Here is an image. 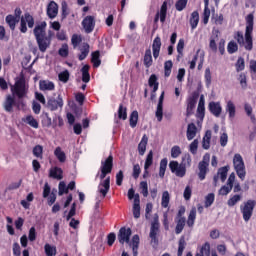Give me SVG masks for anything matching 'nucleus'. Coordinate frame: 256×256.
<instances>
[{
  "instance_id": "62",
  "label": "nucleus",
  "mask_w": 256,
  "mask_h": 256,
  "mask_svg": "<svg viewBox=\"0 0 256 256\" xmlns=\"http://www.w3.org/2000/svg\"><path fill=\"white\" fill-rule=\"evenodd\" d=\"M58 78L59 81H62V83H67V81H69V70H64L60 72Z\"/></svg>"
},
{
  "instance_id": "16",
  "label": "nucleus",
  "mask_w": 256,
  "mask_h": 256,
  "mask_svg": "<svg viewBox=\"0 0 256 256\" xmlns=\"http://www.w3.org/2000/svg\"><path fill=\"white\" fill-rule=\"evenodd\" d=\"M46 14L49 19H55L59 15V5L55 1H51L46 9Z\"/></svg>"
},
{
  "instance_id": "61",
  "label": "nucleus",
  "mask_w": 256,
  "mask_h": 256,
  "mask_svg": "<svg viewBox=\"0 0 256 256\" xmlns=\"http://www.w3.org/2000/svg\"><path fill=\"white\" fill-rule=\"evenodd\" d=\"M188 0H178L175 3L176 11H183L187 7Z\"/></svg>"
},
{
  "instance_id": "18",
  "label": "nucleus",
  "mask_w": 256,
  "mask_h": 256,
  "mask_svg": "<svg viewBox=\"0 0 256 256\" xmlns=\"http://www.w3.org/2000/svg\"><path fill=\"white\" fill-rule=\"evenodd\" d=\"M15 96L8 94L4 101L3 107L7 113H13V107H15Z\"/></svg>"
},
{
  "instance_id": "48",
  "label": "nucleus",
  "mask_w": 256,
  "mask_h": 256,
  "mask_svg": "<svg viewBox=\"0 0 256 256\" xmlns=\"http://www.w3.org/2000/svg\"><path fill=\"white\" fill-rule=\"evenodd\" d=\"M173 69V61L167 60L164 63V76L165 77H171V71Z\"/></svg>"
},
{
  "instance_id": "5",
  "label": "nucleus",
  "mask_w": 256,
  "mask_h": 256,
  "mask_svg": "<svg viewBox=\"0 0 256 256\" xmlns=\"http://www.w3.org/2000/svg\"><path fill=\"white\" fill-rule=\"evenodd\" d=\"M255 207L256 201L253 199H249L243 202L242 205H240V212L245 223H249V221H251V218L253 217V211H255Z\"/></svg>"
},
{
  "instance_id": "46",
  "label": "nucleus",
  "mask_w": 256,
  "mask_h": 256,
  "mask_svg": "<svg viewBox=\"0 0 256 256\" xmlns=\"http://www.w3.org/2000/svg\"><path fill=\"white\" fill-rule=\"evenodd\" d=\"M241 199H242V196L239 194H235L231 196L227 201L228 207H235V205H237L239 201H241Z\"/></svg>"
},
{
  "instance_id": "3",
  "label": "nucleus",
  "mask_w": 256,
  "mask_h": 256,
  "mask_svg": "<svg viewBox=\"0 0 256 256\" xmlns=\"http://www.w3.org/2000/svg\"><path fill=\"white\" fill-rule=\"evenodd\" d=\"M11 93L13 97L18 99V103H23V99H27V95H29V85H27L24 75L15 79L14 85L11 86Z\"/></svg>"
},
{
  "instance_id": "50",
  "label": "nucleus",
  "mask_w": 256,
  "mask_h": 256,
  "mask_svg": "<svg viewBox=\"0 0 256 256\" xmlns=\"http://www.w3.org/2000/svg\"><path fill=\"white\" fill-rule=\"evenodd\" d=\"M32 153L34 157H37V159H43V146L39 144L34 146Z\"/></svg>"
},
{
  "instance_id": "9",
  "label": "nucleus",
  "mask_w": 256,
  "mask_h": 256,
  "mask_svg": "<svg viewBox=\"0 0 256 256\" xmlns=\"http://www.w3.org/2000/svg\"><path fill=\"white\" fill-rule=\"evenodd\" d=\"M27 25L29 29L35 27V18L29 12H25L20 18V33H27Z\"/></svg>"
},
{
  "instance_id": "49",
  "label": "nucleus",
  "mask_w": 256,
  "mask_h": 256,
  "mask_svg": "<svg viewBox=\"0 0 256 256\" xmlns=\"http://www.w3.org/2000/svg\"><path fill=\"white\" fill-rule=\"evenodd\" d=\"M44 251H45L46 256L57 255V248L55 246H51L50 244H45Z\"/></svg>"
},
{
  "instance_id": "17",
  "label": "nucleus",
  "mask_w": 256,
  "mask_h": 256,
  "mask_svg": "<svg viewBox=\"0 0 256 256\" xmlns=\"http://www.w3.org/2000/svg\"><path fill=\"white\" fill-rule=\"evenodd\" d=\"M161 45H162L161 37L156 36L152 43V53H153L154 59H159V55L161 53Z\"/></svg>"
},
{
  "instance_id": "31",
  "label": "nucleus",
  "mask_w": 256,
  "mask_h": 256,
  "mask_svg": "<svg viewBox=\"0 0 256 256\" xmlns=\"http://www.w3.org/2000/svg\"><path fill=\"white\" fill-rule=\"evenodd\" d=\"M101 52L96 50L91 54V63H93V67L97 68L101 66Z\"/></svg>"
},
{
  "instance_id": "51",
  "label": "nucleus",
  "mask_w": 256,
  "mask_h": 256,
  "mask_svg": "<svg viewBox=\"0 0 256 256\" xmlns=\"http://www.w3.org/2000/svg\"><path fill=\"white\" fill-rule=\"evenodd\" d=\"M118 119H122L123 121L127 119V107H124L123 104L119 105Z\"/></svg>"
},
{
  "instance_id": "15",
  "label": "nucleus",
  "mask_w": 256,
  "mask_h": 256,
  "mask_svg": "<svg viewBox=\"0 0 256 256\" xmlns=\"http://www.w3.org/2000/svg\"><path fill=\"white\" fill-rule=\"evenodd\" d=\"M167 1H164L161 5L160 12H158L154 17V23H159V19L161 23H165L167 19Z\"/></svg>"
},
{
  "instance_id": "6",
  "label": "nucleus",
  "mask_w": 256,
  "mask_h": 256,
  "mask_svg": "<svg viewBox=\"0 0 256 256\" xmlns=\"http://www.w3.org/2000/svg\"><path fill=\"white\" fill-rule=\"evenodd\" d=\"M233 165L236 175L239 177V179H241V181H245L247 171H245V162L243 161V156H241V154L234 155Z\"/></svg>"
},
{
  "instance_id": "38",
  "label": "nucleus",
  "mask_w": 256,
  "mask_h": 256,
  "mask_svg": "<svg viewBox=\"0 0 256 256\" xmlns=\"http://www.w3.org/2000/svg\"><path fill=\"white\" fill-rule=\"evenodd\" d=\"M149 87H153V93H157L159 90V82H157V75L152 74L148 80Z\"/></svg>"
},
{
  "instance_id": "58",
  "label": "nucleus",
  "mask_w": 256,
  "mask_h": 256,
  "mask_svg": "<svg viewBox=\"0 0 256 256\" xmlns=\"http://www.w3.org/2000/svg\"><path fill=\"white\" fill-rule=\"evenodd\" d=\"M245 70V59L243 57H239L236 62V71L239 73Z\"/></svg>"
},
{
  "instance_id": "7",
  "label": "nucleus",
  "mask_w": 256,
  "mask_h": 256,
  "mask_svg": "<svg viewBox=\"0 0 256 256\" xmlns=\"http://www.w3.org/2000/svg\"><path fill=\"white\" fill-rule=\"evenodd\" d=\"M128 199H130V201L134 199L133 216L134 219H139V217H141V199L139 198V194H135V190L133 188L128 190Z\"/></svg>"
},
{
  "instance_id": "13",
  "label": "nucleus",
  "mask_w": 256,
  "mask_h": 256,
  "mask_svg": "<svg viewBox=\"0 0 256 256\" xmlns=\"http://www.w3.org/2000/svg\"><path fill=\"white\" fill-rule=\"evenodd\" d=\"M131 228L122 227L118 232V241L121 245H125V243H129L131 239Z\"/></svg>"
},
{
  "instance_id": "52",
  "label": "nucleus",
  "mask_w": 256,
  "mask_h": 256,
  "mask_svg": "<svg viewBox=\"0 0 256 256\" xmlns=\"http://www.w3.org/2000/svg\"><path fill=\"white\" fill-rule=\"evenodd\" d=\"M140 191L143 197H149V185L147 184V181L140 182Z\"/></svg>"
},
{
  "instance_id": "43",
  "label": "nucleus",
  "mask_w": 256,
  "mask_h": 256,
  "mask_svg": "<svg viewBox=\"0 0 256 256\" xmlns=\"http://www.w3.org/2000/svg\"><path fill=\"white\" fill-rule=\"evenodd\" d=\"M185 247H187V242L185 241V236H181L178 242V252L177 256H183V252L185 251Z\"/></svg>"
},
{
  "instance_id": "4",
  "label": "nucleus",
  "mask_w": 256,
  "mask_h": 256,
  "mask_svg": "<svg viewBox=\"0 0 256 256\" xmlns=\"http://www.w3.org/2000/svg\"><path fill=\"white\" fill-rule=\"evenodd\" d=\"M187 167H191V155L185 154L182 157V161L179 164L177 161H170L169 168L172 173H175L176 177L183 178L187 175Z\"/></svg>"
},
{
  "instance_id": "20",
  "label": "nucleus",
  "mask_w": 256,
  "mask_h": 256,
  "mask_svg": "<svg viewBox=\"0 0 256 256\" xmlns=\"http://www.w3.org/2000/svg\"><path fill=\"white\" fill-rule=\"evenodd\" d=\"M99 187H103L99 189V193H101L102 197H107L109 189H111V177H106V179L100 183Z\"/></svg>"
},
{
  "instance_id": "25",
  "label": "nucleus",
  "mask_w": 256,
  "mask_h": 256,
  "mask_svg": "<svg viewBox=\"0 0 256 256\" xmlns=\"http://www.w3.org/2000/svg\"><path fill=\"white\" fill-rule=\"evenodd\" d=\"M39 87H40V91H54L55 83L49 80H40Z\"/></svg>"
},
{
  "instance_id": "8",
  "label": "nucleus",
  "mask_w": 256,
  "mask_h": 256,
  "mask_svg": "<svg viewBox=\"0 0 256 256\" xmlns=\"http://www.w3.org/2000/svg\"><path fill=\"white\" fill-rule=\"evenodd\" d=\"M209 159H210V155L206 153L203 156L202 161L198 163L197 175L200 181H205V179L207 178V174L209 173Z\"/></svg>"
},
{
  "instance_id": "47",
  "label": "nucleus",
  "mask_w": 256,
  "mask_h": 256,
  "mask_svg": "<svg viewBox=\"0 0 256 256\" xmlns=\"http://www.w3.org/2000/svg\"><path fill=\"white\" fill-rule=\"evenodd\" d=\"M71 13V10L69 9V5H67V2H62L61 7V20L65 21V18Z\"/></svg>"
},
{
  "instance_id": "10",
  "label": "nucleus",
  "mask_w": 256,
  "mask_h": 256,
  "mask_svg": "<svg viewBox=\"0 0 256 256\" xmlns=\"http://www.w3.org/2000/svg\"><path fill=\"white\" fill-rule=\"evenodd\" d=\"M100 179L103 181L107 175H109L113 171V155L110 154L107 159L104 161H101V166H100Z\"/></svg>"
},
{
  "instance_id": "19",
  "label": "nucleus",
  "mask_w": 256,
  "mask_h": 256,
  "mask_svg": "<svg viewBox=\"0 0 256 256\" xmlns=\"http://www.w3.org/2000/svg\"><path fill=\"white\" fill-rule=\"evenodd\" d=\"M48 107L50 108V111H57L59 107H63V98H61V95L55 98H51L48 100Z\"/></svg>"
},
{
  "instance_id": "29",
  "label": "nucleus",
  "mask_w": 256,
  "mask_h": 256,
  "mask_svg": "<svg viewBox=\"0 0 256 256\" xmlns=\"http://www.w3.org/2000/svg\"><path fill=\"white\" fill-rule=\"evenodd\" d=\"M186 223H187L186 218H176V227H175L176 235H180V233H183V229H185Z\"/></svg>"
},
{
  "instance_id": "2",
  "label": "nucleus",
  "mask_w": 256,
  "mask_h": 256,
  "mask_svg": "<svg viewBox=\"0 0 256 256\" xmlns=\"http://www.w3.org/2000/svg\"><path fill=\"white\" fill-rule=\"evenodd\" d=\"M36 43L38 45L39 51L45 53L49 47H51V35L52 32L49 31L47 36V22L42 21L40 24L36 25L33 30Z\"/></svg>"
},
{
  "instance_id": "45",
  "label": "nucleus",
  "mask_w": 256,
  "mask_h": 256,
  "mask_svg": "<svg viewBox=\"0 0 256 256\" xmlns=\"http://www.w3.org/2000/svg\"><path fill=\"white\" fill-rule=\"evenodd\" d=\"M167 163H168L167 158H163V159L160 161L159 177H160L161 179H163V178L165 177V171H167Z\"/></svg>"
},
{
  "instance_id": "1",
  "label": "nucleus",
  "mask_w": 256,
  "mask_h": 256,
  "mask_svg": "<svg viewBox=\"0 0 256 256\" xmlns=\"http://www.w3.org/2000/svg\"><path fill=\"white\" fill-rule=\"evenodd\" d=\"M246 28L245 34L243 32L237 31L234 33V39L237 41L240 47H244L246 51H253V27L255 25V15L253 13L248 14L245 17Z\"/></svg>"
},
{
  "instance_id": "21",
  "label": "nucleus",
  "mask_w": 256,
  "mask_h": 256,
  "mask_svg": "<svg viewBox=\"0 0 256 256\" xmlns=\"http://www.w3.org/2000/svg\"><path fill=\"white\" fill-rule=\"evenodd\" d=\"M209 111L214 115V117H220L223 111L221 104L219 102H210L209 103Z\"/></svg>"
},
{
  "instance_id": "44",
  "label": "nucleus",
  "mask_w": 256,
  "mask_h": 256,
  "mask_svg": "<svg viewBox=\"0 0 256 256\" xmlns=\"http://www.w3.org/2000/svg\"><path fill=\"white\" fill-rule=\"evenodd\" d=\"M137 121H139V112H137V110H134L131 113L129 119L130 127H132V129H135V127H137Z\"/></svg>"
},
{
  "instance_id": "57",
  "label": "nucleus",
  "mask_w": 256,
  "mask_h": 256,
  "mask_svg": "<svg viewBox=\"0 0 256 256\" xmlns=\"http://www.w3.org/2000/svg\"><path fill=\"white\" fill-rule=\"evenodd\" d=\"M153 165V150H150L148 155L146 156L144 169H149Z\"/></svg>"
},
{
  "instance_id": "35",
  "label": "nucleus",
  "mask_w": 256,
  "mask_h": 256,
  "mask_svg": "<svg viewBox=\"0 0 256 256\" xmlns=\"http://www.w3.org/2000/svg\"><path fill=\"white\" fill-rule=\"evenodd\" d=\"M89 69H91V67L87 64L84 65L81 69L83 83H89V81H91V74H89Z\"/></svg>"
},
{
  "instance_id": "32",
  "label": "nucleus",
  "mask_w": 256,
  "mask_h": 256,
  "mask_svg": "<svg viewBox=\"0 0 256 256\" xmlns=\"http://www.w3.org/2000/svg\"><path fill=\"white\" fill-rule=\"evenodd\" d=\"M211 255V244L209 242H206L202 245L200 248V251L195 254V256H210Z\"/></svg>"
},
{
  "instance_id": "59",
  "label": "nucleus",
  "mask_w": 256,
  "mask_h": 256,
  "mask_svg": "<svg viewBox=\"0 0 256 256\" xmlns=\"http://www.w3.org/2000/svg\"><path fill=\"white\" fill-rule=\"evenodd\" d=\"M60 57H69V45L63 44L62 47L58 50Z\"/></svg>"
},
{
  "instance_id": "33",
  "label": "nucleus",
  "mask_w": 256,
  "mask_h": 256,
  "mask_svg": "<svg viewBox=\"0 0 256 256\" xmlns=\"http://www.w3.org/2000/svg\"><path fill=\"white\" fill-rule=\"evenodd\" d=\"M54 155L60 163H65V161H67V155L59 146L54 150Z\"/></svg>"
},
{
  "instance_id": "63",
  "label": "nucleus",
  "mask_w": 256,
  "mask_h": 256,
  "mask_svg": "<svg viewBox=\"0 0 256 256\" xmlns=\"http://www.w3.org/2000/svg\"><path fill=\"white\" fill-rule=\"evenodd\" d=\"M179 155H181V147L179 146H173L171 148V157L173 159H177V157H179Z\"/></svg>"
},
{
  "instance_id": "11",
  "label": "nucleus",
  "mask_w": 256,
  "mask_h": 256,
  "mask_svg": "<svg viewBox=\"0 0 256 256\" xmlns=\"http://www.w3.org/2000/svg\"><path fill=\"white\" fill-rule=\"evenodd\" d=\"M149 237H150V244L152 245V247H158L159 246V219L156 218L154 219V221L151 224L150 227V233H149Z\"/></svg>"
},
{
  "instance_id": "42",
  "label": "nucleus",
  "mask_w": 256,
  "mask_h": 256,
  "mask_svg": "<svg viewBox=\"0 0 256 256\" xmlns=\"http://www.w3.org/2000/svg\"><path fill=\"white\" fill-rule=\"evenodd\" d=\"M227 173H229V166H223L218 169L217 175L220 176L222 183L227 180Z\"/></svg>"
},
{
  "instance_id": "39",
  "label": "nucleus",
  "mask_w": 256,
  "mask_h": 256,
  "mask_svg": "<svg viewBox=\"0 0 256 256\" xmlns=\"http://www.w3.org/2000/svg\"><path fill=\"white\" fill-rule=\"evenodd\" d=\"M23 121L24 123L30 125V127H33V129H39V122L37 121V119H35V117H33V115L26 116Z\"/></svg>"
},
{
  "instance_id": "55",
  "label": "nucleus",
  "mask_w": 256,
  "mask_h": 256,
  "mask_svg": "<svg viewBox=\"0 0 256 256\" xmlns=\"http://www.w3.org/2000/svg\"><path fill=\"white\" fill-rule=\"evenodd\" d=\"M215 203V194L214 193H209L206 197H205V204L204 207L209 208L211 207V205Z\"/></svg>"
},
{
  "instance_id": "26",
  "label": "nucleus",
  "mask_w": 256,
  "mask_h": 256,
  "mask_svg": "<svg viewBox=\"0 0 256 256\" xmlns=\"http://www.w3.org/2000/svg\"><path fill=\"white\" fill-rule=\"evenodd\" d=\"M144 67L149 69L151 65H153V55L151 54V48L145 50L144 59H143Z\"/></svg>"
},
{
  "instance_id": "24",
  "label": "nucleus",
  "mask_w": 256,
  "mask_h": 256,
  "mask_svg": "<svg viewBox=\"0 0 256 256\" xmlns=\"http://www.w3.org/2000/svg\"><path fill=\"white\" fill-rule=\"evenodd\" d=\"M147 143H149V137H147L146 134H144L142 136L140 143L138 144L139 155H145V152L147 151Z\"/></svg>"
},
{
  "instance_id": "64",
  "label": "nucleus",
  "mask_w": 256,
  "mask_h": 256,
  "mask_svg": "<svg viewBox=\"0 0 256 256\" xmlns=\"http://www.w3.org/2000/svg\"><path fill=\"white\" fill-rule=\"evenodd\" d=\"M250 71L252 73V79L256 80V60L250 61Z\"/></svg>"
},
{
  "instance_id": "23",
  "label": "nucleus",
  "mask_w": 256,
  "mask_h": 256,
  "mask_svg": "<svg viewBox=\"0 0 256 256\" xmlns=\"http://www.w3.org/2000/svg\"><path fill=\"white\" fill-rule=\"evenodd\" d=\"M197 136V126L195 123H189L187 126L186 137L188 141H193Z\"/></svg>"
},
{
  "instance_id": "34",
  "label": "nucleus",
  "mask_w": 256,
  "mask_h": 256,
  "mask_svg": "<svg viewBox=\"0 0 256 256\" xmlns=\"http://www.w3.org/2000/svg\"><path fill=\"white\" fill-rule=\"evenodd\" d=\"M195 219H197V208H192L188 215V219L186 221L188 227H193L195 225Z\"/></svg>"
},
{
  "instance_id": "12",
  "label": "nucleus",
  "mask_w": 256,
  "mask_h": 256,
  "mask_svg": "<svg viewBox=\"0 0 256 256\" xmlns=\"http://www.w3.org/2000/svg\"><path fill=\"white\" fill-rule=\"evenodd\" d=\"M198 99L199 93L197 92L192 93V96L187 99L186 117H191V115H193Z\"/></svg>"
},
{
  "instance_id": "36",
  "label": "nucleus",
  "mask_w": 256,
  "mask_h": 256,
  "mask_svg": "<svg viewBox=\"0 0 256 256\" xmlns=\"http://www.w3.org/2000/svg\"><path fill=\"white\" fill-rule=\"evenodd\" d=\"M190 25H191L192 31L197 29V25H199V12L198 11H194L191 13Z\"/></svg>"
},
{
  "instance_id": "56",
  "label": "nucleus",
  "mask_w": 256,
  "mask_h": 256,
  "mask_svg": "<svg viewBox=\"0 0 256 256\" xmlns=\"http://www.w3.org/2000/svg\"><path fill=\"white\" fill-rule=\"evenodd\" d=\"M52 123L53 122H52L51 118L49 117V113H47V112L43 113V115H42V126L51 127Z\"/></svg>"
},
{
  "instance_id": "28",
  "label": "nucleus",
  "mask_w": 256,
  "mask_h": 256,
  "mask_svg": "<svg viewBox=\"0 0 256 256\" xmlns=\"http://www.w3.org/2000/svg\"><path fill=\"white\" fill-rule=\"evenodd\" d=\"M210 17H211V9H209V0H204V12H203V18H202L204 25H207V23H209Z\"/></svg>"
},
{
  "instance_id": "14",
  "label": "nucleus",
  "mask_w": 256,
  "mask_h": 256,
  "mask_svg": "<svg viewBox=\"0 0 256 256\" xmlns=\"http://www.w3.org/2000/svg\"><path fill=\"white\" fill-rule=\"evenodd\" d=\"M82 27L85 33H93L95 30V16H86L82 20Z\"/></svg>"
},
{
  "instance_id": "22",
  "label": "nucleus",
  "mask_w": 256,
  "mask_h": 256,
  "mask_svg": "<svg viewBox=\"0 0 256 256\" xmlns=\"http://www.w3.org/2000/svg\"><path fill=\"white\" fill-rule=\"evenodd\" d=\"M49 177L51 179H57V181H61V179H63V169L57 166L52 167L49 170Z\"/></svg>"
},
{
  "instance_id": "37",
  "label": "nucleus",
  "mask_w": 256,
  "mask_h": 256,
  "mask_svg": "<svg viewBox=\"0 0 256 256\" xmlns=\"http://www.w3.org/2000/svg\"><path fill=\"white\" fill-rule=\"evenodd\" d=\"M19 20L15 18L13 15L9 14L6 16V23L11 29V31H15V27H17V23Z\"/></svg>"
},
{
  "instance_id": "27",
  "label": "nucleus",
  "mask_w": 256,
  "mask_h": 256,
  "mask_svg": "<svg viewBox=\"0 0 256 256\" xmlns=\"http://www.w3.org/2000/svg\"><path fill=\"white\" fill-rule=\"evenodd\" d=\"M211 136H212L211 130H207V131L205 132L204 137H203V140H202V147H203V149H205L206 151L211 148Z\"/></svg>"
},
{
  "instance_id": "53",
  "label": "nucleus",
  "mask_w": 256,
  "mask_h": 256,
  "mask_svg": "<svg viewBox=\"0 0 256 256\" xmlns=\"http://www.w3.org/2000/svg\"><path fill=\"white\" fill-rule=\"evenodd\" d=\"M155 117L159 123L163 121V104H157Z\"/></svg>"
},
{
  "instance_id": "40",
  "label": "nucleus",
  "mask_w": 256,
  "mask_h": 256,
  "mask_svg": "<svg viewBox=\"0 0 256 256\" xmlns=\"http://www.w3.org/2000/svg\"><path fill=\"white\" fill-rule=\"evenodd\" d=\"M170 201L171 195L169 194V191H164L162 193L161 207H163V209H167V207H169Z\"/></svg>"
},
{
  "instance_id": "60",
  "label": "nucleus",
  "mask_w": 256,
  "mask_h": 256,
  "mask_svg": "<svg viewBox=\"0 0 256 256\" xmlns=\"http://www.w3.org/2000/svg\"><path fill=\"white\" fill-rule=\"evenodd\" d=\"M81 41H83V38H81L80 35H77V34L72 35L71 43H72L74 48L79 47V45L81 44Z\"/></svg>"
},
{
  "instance_id": "54",
  "label": "nucleus",
  "mask_w": 256,
  "mask_h": 256,
  "mask_svg": "<svg viewBox=\"0 0 256 256\" xmlns=\"http://www.w3.org/2000/svg\"><path fill=\"white\" fill-rule=\"evenodd\" d=\"M227 51L230 55H233V53H237V51H239V46L236 42L230 41L227 46Z\"/></svg>"
},
{
  "instance_id": "30",
  "label": "nucleus",
  "mask_w": 256,
  "mask_h": 256,
  "mask_svg": "<svg viewBox=\"0 0 256 256\" xmlns=\"http://www.w3.org/2000/svg\"><path fill=\"white\" fill-rule=\"evenodd\" d=\"M226 112L229 115V119H235V115L237 113L235 103L233 101L229 100L226 104Z\"/></svg>"
},
{
  "instance_id": "41",
  "label": "nucleus",
  "mask_w": 256,
  "mask_h": 256,
  "mask_svg": "<svg viewBox=\"0 0 256 256\" xmlns=\"http://www.w3.org/2000/svg\"><path fill=\"white\" fill-rule=\"evenodd\" d=\"M80 55L78 56L79 61H85L87 56L89 55V44L84 43L82 48L80 49Z\"/></svg>"
}]
</instances>
